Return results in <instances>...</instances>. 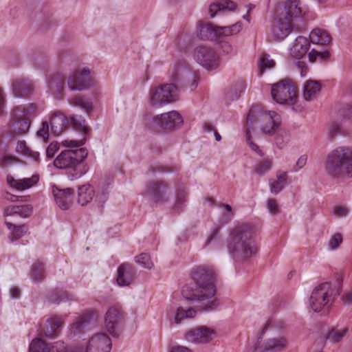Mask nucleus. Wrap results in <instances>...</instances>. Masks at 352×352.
Instances as JSON below:
<instances>
[{
  "instance_id": "33",
  "label": "nucleus",
  "mask_w": 352,
  "mask_h": 352,
  "mask_svg": "<svg viewBox=\"0 0 352 352\" xmlns=\"http://www.w3.org/2000/svg\"><path fill=\"white\" fill-rule=\"evenodd\" d=\"M92 315L93 314H86L80 318L78 321L73 323L70 327L71 333L74 335L83 333L88 328Z\"/></svg>"
},
{
  "instance_id": "5",
  "label": "nucleus",
  "mask_w": 352,
  "mask_h": 352,
  "mask_svg": "<svg viewBox=\"0 0 352 352\" xmlns=\"http://www.w3.org/2000/svg\"><path fill=\"white\" fill-rule=\"evenodd\" d=\"M324 168L326 173L333 177H352V149L340 146L331 151L327 156Z\"/></svg>"
},
{
  "instance_id": "63",
  "label": "nucleus",
  "mask_w": 352,
  "mask_h": 352,
  "mask_svg": "<svg viewBox=\"0 0 352 352\" xmlns=\"http://www.w3.org/2000/svg\"><path fill=\"white\" fill-rule=\"evenodd\" d=\"M184 69L181 68H177L174 71L172 74L171 78L174 82H177L180 80V77L183 75Z\"/></svg>"
},
{
  "instance_id": "41",
  "label": "nucleus",
  "mask_w": 352,
  "mask_h": 352,
  "mask_svg": "<svg viewBox=\"0 0 352 352\" xmlns=\"http://www.w3.org/2000/svg\"><path fill=\"white\" fill-rule=\"evenodd\" d=\"M69 124L76 131L86 134L88 133V128L85 125V120L81 116L78 115L72 116L68 120Z\"/></svg>"
},
{
  "instance_id": "20",
  "label": "nucleus",
  "mask_w": 352,
  "mask_h": 352,
  "mask_svg": "<svg viewBox=\"0 0 352 352\" xmlns=\"http://www.w3.org/2000/svg\"><path fill=\"white\" fill-rule=\"evenodd\" d=\"M135 277L136 271L131 264L122 263L118 267L117 283L120 286L129 285Z\"/></svg>"
},
{
  "instance_id": "44",
  "label": "nucleus",
  "mask_w": 352,
  "mask_h": 352,
  "mask_svg": "<svg viewBox=\"0 0 352 352\" xmlns=\"http://www.w3.org/2000/svg\"><path fill=\"white\" fill-rule=\"evenodd\" d=\"M44 263L37 261L34 263L31 268L30 278L34 281H41L44 278Z\"/></svg>"
},
{
  "instance_id": "27",
  "label": "nucleus",
  "mask_w": 352,
  "mask_h": 352,
  "mask_svg": "<svg viewBox=\"0 0 352 352\" xmlns=\"http://www.w3.org/2000/svg\"><path fill=\"white\" fill-rule=\"evenodd\" d=\"M32 212V207L30 205H12L4 209V216L19 215L22 218L29 217Z\"/></svg>"
},
{
  "instance_id": "24",
  "label": "nucleus",
  "mask_w": 352,
  "mask_h": 352,
  "mask_svg": "<svg viewBox=\"0 0 352 352\" xmlns=\"http://www.w3.org/2000/svg\"><path fill=\"white\" fill-rule=\"evenodd\" d=\"M69 124L66 117L60 113H54L50 118V131L55 135H59Z\"/></svg>"
},
{
  "instance_id": "55",
  "label": "nucleus",
  "mask_w": 352,
  "mask_h": 352,
  "mask_svg": "<svg viewBox=\"0 0 352 352\" xmlns=\"http://www.w3.org/2000/svg\"><path fill=\"white\" fill-rule=\"evenodd\" d=\"M267 208L272 214H276L280 212L279 206L275 199L270 198L267 199Z\"/></svg>"
},
{
  "instance_id": "49",
  "label": "nucleus",
  "mask_w": 352,
  "mask_h": 352,
  "mask_svg": "<svg viewBox=\"0 0 352 352\" xmlns=\"http://www.w3.org/2000/svg\"><path fill=\"white\" fill-rule=\"evenodd\" d=\"M244 89L243 82L238 83L233 90H230L226 94V98L230 101L237 100L240 97L241 94L244 91Z\"/></svg>"
},
{
  "instance_id": "57",
  "label": "nucleus",
  "mask_w": 352,
  "mask_h": 352,
  "mask_svg": "<svg viewBox=\"0 0 352 352\" xmlns=\"http://www.w3.org/2000/svg\"><path fill=\"white\" fill-rule=\"evenodd\" d=\"M245 133H246V140H247V142L248 143V144L250 145V148L254 151L257 153L260 156H263L264 154L262 152V151L260 149L259 146L251 140L249 128L246 129Z\"/></svg>"
},
{
  "instance_id": "53",
  "label": "nucleus",
  "mask_w": 352,
  "mask_h": 352,
  "mask_svg": "<svg viewBox=\"0 0 352 352\" xmlns=\"http://www.w3.org/2000/svg\"><path fill=\"white\" fill-rule=\"evenodd\" d=\"M309 59L311 62H314L316 60L317 57H320L322 60H324L329 56V52L328 51L319 52L316 50H312L308 54Z\"/></svg>"
},
{
  "instance_id": "45",
  "label": "nucleus",
  "mask_w": 352,
  "mask_h": 352,
  "mask_svg": "<svg viewBox=\"0 0 352 352\" xmlns=\"http://www.w3.org/2000/svg\"><path fill=\"white\" fill-rule=\"evenodd\" d=\"M39 177L36 174L33 175L31 177L17 179L15 189L19 190H24L34 186L38 182Z\"/></svg>"
},
{
  "instance_id": "21",
  "label": "nucleus",
  "mask_w": 352,
  "mask_h": 352,
  "mask_svg": "<svg viewBox=\"0 0 352 352\" xmlns=\"http://www.w3.org/2000/svg\"><path fill=\"white\" fill-rule=\"evenodd\" d=\"M286 346L287 341L285 338H272L267 340L261 347H259L258 343H256L251 348V352L278 351L285 349Z\"/></svg>"
},
{
  "instance_id": "48",
  "label": "nucleus",
  "mask_w": 352,
  "mask_h": 352,
  "mask_svg": "<svg viewBox=\"0 0 352 352\" xmlns=\"http://www.w3.org/2000/svg\"><path fill=\"white\" fill-rule=\"evenodd\" d=\"M71 299L66 292L54 291L49 294L48 300L52 303L59 304L61 302Z\"/></svg>"
},
{
  "instance_id": "39",
  "label": "nucleus",
  "mask_w": 352,
  "mask_h": 352,
  "mask_svg": "<svg viewBox=\"0 0 352 352\" xmlns=\"http://www.w3.org/2000/svg\"><path fill=\"white\" fill-rule=\"evenodd\" d=\"M7 228L11 230V241H16L22 237L28 231L26 225L16 226L10 222H6Z\"/></svg>"
},
{
  "instance_id": "34",
  "label": "nucleus",
  "mask_w": 352,
  "mask_h": 352,
  "mask_svg": "<svg viewBox=\"0 0 352 352\" xmlns=\"http://www.w3.org/2000/svg\"><path fill=\"white\" fill-rule=\"evenodd\" d=\"M287 174L286 172L278 173L276 179H270L269 181L270 191L272 194H278L287 183Z\"/></svg>"
},
{
  "instance_id": "12",
  "label": "nucleus",
  "mask_w": 352,
  "mask_h": 352,
  "mask_svg": "<svg viewBox=\"0 0 352 352\" xmlns=\"http://www.w3.org/2000/svg\"><path fill=\"white\" fill-rule=\"evenodd\" d=\"M124 319V312L119 305L111 306L107 309L104 316V326L112 336L118 337L119 336Z\"/></svg>"
},
{
  "instance_id": "42",
  "label": "nucleus",
  "mask_w": 352,
  "mask_h": 352,
  "mask_svg": "<svg viewBox=\"0 0 352 352\" xmlns=\"http://www.w3.org/2000/svg\"><path fill=\"white\" fill-rule=\"evenodd\" d=\"M241 29V25L239 23L227 26H217V36L233 35L239 32Z\"/></svg>"
},
{
  "instance_id": "23",
  "label": "nucleus",
  "mask_w": 352,
  "mask_h": 352,
  "mask_svg": "<svg viewBox=\"0 0 352 352\" xmlns=\"http://www.w3.org/2000/svg\"><path fill=\"white\" fill-rule=\"evenodd\" d=\"M236 8L234 1H214L210 5L209 14L211 18L217 14H224L234 11Z\"/></svg>"
},
{
  "instance_id": "38",
  "label": "nucleus",
  "mask_w": 352,
  "mask_h": 352,
  "mask_svg": "<svg viewBox=\"0 0 352 352\" xmlns=\"http://www.w3.org/2000/svg\"><path fill=\"white\" fill-rule=\"evenodd\" d=\"M108 185H104L103 186L98 187L97 191L94 194V203L97 207L102 211L104 203L108 199Z\"/></svg>"
},
{
  "instance_id": "61",
  "label": "nucleus",
  "mask_w": 352,
  "mask_h": 352,
  "mask_svg": "<svg viewBox=\"0 0 352 352\" xmlns=\"http://www.w3.org/2000/svg\"><path fill=\"white\" fill-rule=\"evenodd\" d=\"M220 47L222 52L226 54H230L233 50L232 45L227 41L221 42L220 43Z\"/></svg>"
},
{
  "instance_id": "11",
  "label": "nucleus",
  "mask_w": 352,
  "mask_h": 352,
  "mask_svg": "<svg viewBox=\"0 0 352 352\" xmlns=\"http://www.w3.org/2000/svg\"><path fill=\"white\" fill-rule=\"evenodd\" d=\"M194 56L197 62L208 70L217 69L220 58L216 51L210 47L199 45L195 49Z\"/></svg>"
},
{
  "instance_id": "56",
  "label": "nucleus",
  "mask_w": 352,
  "mask_h": 352,
  "mask_svg": "<svg viewBox=\"0 0 352 352\" xmlns=\"http://www.w3.org/2000/svg\"><path fill=\"white\" fill-rule=\"evenodd\" d=\"M60 145L56 142H51L46 148V157L52 158L55 153L58 151Z\"/></svg>"
},
{
  "instance_id": "35",
  "label": "nucleus",
  "mask_w": 352,
  "mask_h": 352,
  "mask_svg": "<svg viewBox=\"0 0 352 352\" xmlns=\"http://www.w3.org/2000/svg\"><path fill=\"white\" fill-rule=\"evenodd\" d=\"M69 102L72 106L81 108L87 113L91 112L93 109V104L91 100L81 95H76L71 98L69 100Z\"/></svg>"
},
{
  "instance_id": "18",
  "label": "nucleus",
  "mask_w": 352,
  "mask_h": 352,
  "mask_svg": "<svg viewBox=\"0 0 352 352\" xmlns=\"http://www.w3.org/2000/svg\"><path fill=\"white\" fill-rule=\"evenodd\" d=\"M52 194L56 204L60 209H69L74 197V190L72 188L60 189L56 186H53Z\"/></svg>"
},
{
  "instance_id": "52",
  "label": "nucleus",
  "mask_w": 352,
  "mask_h": 352,
  "mask_svg": "<svg viewBox=\"0 0 352 352\" xmlns=\"http://www.w3.org/2000/svg\"><path fill=\"white\" fill-rule=\"evenodd\" d=\"M50 135V124L47 121H43L41 126L36 131V136L41 138L44 142L48 140Z\"/></svg>"
},
{
  "instance_id": "17",
  "label": "nucleus",
  "mask_w": 352,
  "mask_h": 352,
  "mask_svg": "<svg viewBox=\"0 0 352 352\" xmlns=\"http://www.w3.org/2000/svg\"><path fill=\"white\" fill-rule=\"evenodd\" d=\"M11 126L10 133L12 137L16 138L27 134L32 123L28 120L16 115V111L13 109L12 113Z\"/></svg>"
},
{
  "instance_id": "28",
  "label": "nucleus",
  "mask_w": 352,
  "mask_h": 352,
  "mask_svg": "<svg viewBox=\"0 0 352 352\" xmlns=\"http://www.w3.org/2000/svg\"><path fill=\"white\" fill-rule=\"evenodd\" d=\"M217 26L210 23L199 22L197 36L201 40H213L217 36Z\"/></svg>"
},
{
  "instance_id": "19",
  "label": "nucleus",
  "mask_w": 352,
  "mask_h": 352,
  "mask_svg": "<svg viewBox=\"0 0 352 352\" xmlns=\"http://www.w3.org/2000/svg\"><path fill=\"white\" fill-rule=\"evenodd\" d=\"M168 186L162 181L151 182L146 186L145 194L151 196L155 201H166Z\"/></svg>"
},
{
  "instance_id": "29",
  "label": "nucleus",
  "mask_w": 352,
  "mask_h": 352,
  "mask_svg": "<svg viewBox=\"0 0 352 352\" xmlns=\"http://www.w3.org/2000/svg\"><path fill=\"white\" fill-rule=\"evenodd\" d=\"M95 190L93 187L87 184L78 187V202L81 206H86L94 198Z\"/></svg>"
},
{
  "instance_id": "32",
  "label": "nucleus",
  "mask_w": 352,
  "mask_h": 352,
  "mask_svg": "<svg viewBox=\"0 0 352 352\" xmlns=\"http://www.w3.org/2000/svg\"><path fill=\"white\" fill-rule=\"evenodd\" d=\"M321 89V85L316 80H308L304 85L303 97L309 101L314 100Z\"/></svg>"
},
{
  "instance_id": "2",
  "label": "nucleus",
  "mask_w": 352,
  "mask_h": 352,
  "mask_svg": "<svg viewBox=\"0 0 352 352\" xmlns=\"http://www.w3.org/2000/svg\"><path fill=\"white\" fill-rule=\"evenodd\" d=\"M85 143V138L80 141H63L62 144L65 148L54 160V166L58 169L65 170L71 180L81 177L89 170L85 162L88 151L80 147Z\"/></svg>"
},
{
  "instance_id": "60",
  "label": "nucleus",
  "mask_w": 352,
  "mask_h": 352,
  "mask_svg": "<svg viewBox=\"0 0 352 352\" xmlns=\"http://www.w3.org/2000/svg\"><path fill=\"white\" fill-rule=\"evenodd\" d=\"M333 212L337 217H343L347 216L349 209L344 206H336Z\"/></svg>"
},
{
  "instance_id": "64",
  "label": "nucleus",
  "mask_w": 352,
  "mask_h": 352,
  "mask_svg": "<svg viewBox=\"0 0 352 352\" xmlns=\"http://www.w3.org/2000/svg\"><path fill=\"white\" fill-rule=\"evenodd\" d=\"M170 352H192L191 349L184 346H173Z\"/></svg>"
},
{
  "instance_id": "7",
  "label": "nucleus",
  "mask_w": 352,
  "mask_h": 352,
  "mask_svg": "<svg viewBox=\"0 0 352 352\" xmlns=\"http://www.w3.org/2000/svg\"><path fill=\"white\" fill-rule=\"evenodd\" d=\"M271 94L273 100L280 104L291 107L296 112L302 109L298 104L297 89L289 79L272 85Z\"/></svg>"
},
{
  "instance_id": "13",
  "label": "nucleus",
  "mask_w": 352,
  "mask_h": 352,
  "mask_svg": "<svg viewBox=\"0 0 352 352\" xmlns=\"http://www.w3.org/2000/svg\"><path fill=\"white\" fill-rule=\"evenodd\" d=\"M309 49V40L304 36H298L294 42L292 47L289 49V54L292 58L297 59L296 66L300 69L301 76H306L307 67L303 61H301L303 57L306 56Z\"/></svg>"
},
{
  "instance_id": "10",
  "label": "nucleus",
  "mask_w": 352,
  "mask_h": 352,
  "mask_svg": "<svg viewBox=\"0 0 352 352\" xmlns=\"http://www.w3.org/2000/svg\"><path fill=\"white\" fill-rule=\"evenodd\" d=\"M145 122L146 125L153 124L162 129L170 130L180 127L183 118L177 111H171L155 116H146Z\"/></svg>"
},
{
  "instance_id": "16",
  "label": "nucleus",
  "mask_w": 352,
  "mask_h": 352,
  "mask_svg": "<svg viewBox=\"0 0 352 352\" xmlns=\"http://www.w3.org/2000/svg\"><path fill=\"white\" fill-rule=\"evenodd\" d=\"M111 341L104 333L95 334L89 341L86 352H110Z\"/></svg>"
},
{
  "instance_id": "47",
  "label": "nucleus",
  "mask_w": 352,
  "mask_h": 352,
  "mask_svg": "<svg viewBox=\"0 0 352 352\" xmlns=\"http://www.w3.org/2000/svg\"><path fill=\"white\" fill-rule=\"evenodd\" d=\"M272 160L270 158L259 161L255 166V173L260 176L265 175L272 169Z\"/></svg>"
},
{
  "instance_id": "36",
  "label": "nucleus",
  "mask_w": 352,
  "mask_h": 352,
  "mask_svg": "<svg viewBox=\"0 0 352 352\" xmlns=\"http://www.w3.org/2000/svg\"><path fill=\"white\" fill-rule=\"evenodd\" d=\"M16 151L18 153H21L26 157L32 158L36 162H39V153L34 151L29 148L24 140L18 142L16 146Z\"/></svg>"
},
{
  "instance_id": "8",
  "label": "nucleus",
  "mask_w": 352,
  "mask_h": 352,
  "mask_svg": "<svg viewBox=\"0 0 352 352\" xmlns=\"http://www.w3.org/2000/svg\"><path fill=\"white\" fill-rule=\"evenodd\" d=\"M261 120L267 122L261 129L265 134L275 133L274 142L279 149L284 148L290 141V135L285 129H278L280 116L275 111H269L261 115Z\"/></svg>"
},
{
  "instance_id": "14",
  "label": "nucleus",
  "mask_w": 352,
  "mask_h": 352,
  "mask_svg": "<svg viewBox=\"0 0 352 352\" xmlns=\"http://www.w3.org/2000/svg\"><path fill=\"white\" fill-rule=\"evenodd\" d=\"M89 74L90 70L88 68L75 70L67 79V85L69 89L72 91H83L91 87L93 85V82L89 77Z\"/></svg>"
},
{
  "instance_id": "54",
  "label": "nucleus",
  "mask_w": 352,
  "mask_h": 352,
  "mask_svg": "<svg viewBox=\"0 0 352 352\" xmlns=\"http://www.w3.org/2000/svg\"><path fill=\"white\" fill-rule=\"evenodd\" d=\"M342 242V235L339 233L333 235L329 241V248L330 250L337 249Z\"/></svg>"
},
{
  "instance_id": "43",
  "label": "nucleus",
  "mask_w": 352,
  "mask_h": 352,
  "mask_svg": "<svg viewBox=\"0 0 352 352\" xmlns=\"http://www.w3.org/2000/svg\"><path fill=\"white\" fill-rule=\"evenodd\" d=\"M348 328L345 327L341 330L336 329V328H331L327 335L325 336V340H329L333 343L339 342L342 338L346 334Z\"/></svg>"
},
{
  "instance_id": "26",
  "label": "nucleus",
  "mask_w": 352,
  "mask_h": 352,
  "mask_svg": "<svg viewBox=\"0 0 352 352\" xmlns=\"http://www.w3.org/2000/svg\"><path fill=\"white\" fill-rule=\"evenodd\" d=\"M65 77L61 74L53 75L47 82L49 91L56 98L58 97L63 90Z\"/></svg>"
},
{
  "instance_id": "4",
  "label": "nucleus",
  "mask_w": 352,
  "mask_h": 352,
  "mask_svg": "<svg viewBox=\"0 0 352 352\" xmlns=\"http://www.w3.org/2000/svg\"><path fill=\"white\" fill-rule=\"evenodd\" d=\"M253 235L254 227L245 223L230 230L227 246L234 259H247L256 254L257 248Z\"/></svg>"
},
{
  "instance_id": "9",
  "label": "nucleus",
  "mask_w": 352,
  "mask_h": 352,
  "mask_svg": "<svg viewBox=\"0 0 352 352\" xmlns=\"http://www.w3.org/2000/svg\"><path fill=\"white\" fill-rule=\"evenodd\" d=\"M178 98V88L174 83L152 87L148 92V102L152 107H162L174 102Z\"/></svg>"
},
{
  "instance_id": "58",
  "label": "nucleus",
  "mask_w": 352,
  "mask_h": 352,
  "mask_svg": "<svg viewBox=\"0 0 352 352\" xmlns=\"http://www.w3.org/2000/svg\"><path fill=\"white\" fill-rule=\"evenodd\" d=\"M19 160L14 156L6 155L0 160V166L3 168L8 164L18 162Z\"/></svg>"
},
{
  "instance_id": "62",
  "label": "nucleus",
  "mask_w": 352,
  "mask_h": 352,
  "mask_svg": "<svg viewBox=\"0 0 352 352\" xmlns=\"http://www.w3.org/2000/svg\"><path fill=\"white\" fill-rule=\"evenodd\" d=\"M28 196L19 197L17 195L8 194V195L6 197V199L8 201H10L12 202H15V201H26L28 200Z\"/></svg>"
},
{
  "instance_id": "59",
  "label": "nucleus",
  "mask_w": 352,
  "mask_h": 352,
  "mask_svg": "<svg viewBox=\"0 0 352 352\" xmlns=\"http://www.w3.org/2000/svg\"><path fill=\"white\" fill-rule=\"evenodd\" d=\"M307 156L306 155H301L296 162L293 167V171L297 172L304 167L307 163Z\"/></svg>"
},
{
  "instance_id": "3",
  "label": "nucleus",
  "mask_w": 352,
  "mask_h": 352,
  "mask_svg": "<svg viewBox=\"0 0 352 352\" xmlns=\"http://www.w3.org/2000/svg\"><path fill=\"white\" fill-rule=\"evenodd\" d=\"M308 11L302 1H276L274 14L276 21L272 27V36L274 40L280 41L293 32V18L305 15Z\"/></svg>"
},
{
  "instance_id": "22",
  "label": "nucleus",
  "mask_w": 352,
  "mask_h": 352,
  "mask_svg": "<svg viewBox=\"0 0 352 352\" xmlns=\"http://www.w3.org/2000/svg\"><path fill=\"white\" fill-rule=\"evenodd\" d=\"M13 94L16 97H25L33 91L32 83L23 78H16L12 82Z\"/></svg>"
},
{
  "instance_id": "51",
  "label": "nucleus",
  "mask_w": 352,
  "mask_h": 352,
  "mask_svg": "<svg viewBox=\"0 0 352 352\" xmlns=\"http://www.w3.org/2000/svg\"><path fill=\"white\" fill-rule=\"evenodd\" d=\"M137 263L146 269H151L153 267V263L151 261L150 255L146 253H142L135 257Z\"/></svg>"
},
{
  "instance_id": "15",
  "label": "nucleus",
  "mask_w": 352,
  "mask_h": 352,
  "mask_svg": "<svg viewBox=\"0 0 352 352\" xmlns=\"http://www.w3.org/2000/svg\"><path fill=\"white\" fill-rule=\"evenodd\" d=\"M214 336V329L206 326H199L188 331L185 334V338L189 342L206 344L210 342Z\"/></svg>"
},
{
  "instance_id": "31",
  "label": "nucleus",
  "mask_w": 352,
  "mask_h": 352,
  "mask_svg": "<svg viewBox=\"0 0 352 352\" xmlns=\"http://www.w3.org/2000/svg\"><path fill=\"white\" fill-rule=\"evenodd\" d=\"M16 111V115H21L25 119L30 121L32 123V120L38 115V111L37 106L34 103H30L26 106L19 105L14 109Z\"/></svg>"
},
{
  "instance_id": "50",
  "label": "nucleus",
  "mask_w": 352,
  "mask_h": 352,
  "mask_svg": "<svg viewBox=\"0 0 352 352\" xmlns=\"http://www.w3.org/2000/svg\"><path fill=\"white\" fill-rule=\"evenodd\" d=\"M186 201V193L184 190H178L176 193L175 204L173 207L175 212H179Z\"/></svg>"
},
{
  "instance_id": "46",
  "label": "nucleus",
  "mask_w": 352,
  "mask_h": 352,
  "mask_svg": "<svg viewBox=\"0 0 352 352\" xmlns=\"http://www.w3.org/2000/svg\"><path fill=\"white\" fill-rule=\"evenodd\" d=\"M275 65V61L270 58L269 54L263 53L258 60L259 75H262L265 69L273 68Z\"/></svg>"
},
{
  "instance_id": "25",
  "label": "nucleus",
  "mask_w": 352,
  "mask_h": 352,
  "mask_svg": "<svg viewBox=\"0 0 352 352\" xmlns=\"http://www.w3.org/2000/svg\"><path fill=\"white\" fill-rule=\"evenodd\" d=\"M63 326L62 318L54 316L47 320L43 330V334L47 338H52L58 335Z\"/></svg>"
},
{
  "instance_id": "40",
  "label": "nucleus",
  "mask_w": 352,
  "mask_h": 352,
  "mask_svg": "<svg viewBox=\"0 0 352 352\" xmlns=\"http://www.w3.org/2000/svg\"><path fill=\"white\" fill-rule=\"evenodd\" d=\"M197 311L191 307L184 308L179 307L175 316V322L179 324L185 318H192L195 316Z\"/></svg>"
},
{
  "instance_id": "30",
  "label": "nucleus",
  "mask_w": 352,
  "mask_h": 352,
  "mask_svg": "<svg viewBox=\"0 0 352 352\" xmlns=\"http://www.w3.org/2000/svg\"><path fill=\"white\" fill-rule=\"evenodd\" d=\"M309 40L314 44L324 45L331 42V37L326 30L316 28L311 32Z\"/></svg>"
},
{
  "instance_id": "6",
  "label": "nucleus",
  "mask_w": 352,
  "mask_h": 352,
  "mask_svg": "<svg viewBox=\"0 0 352 352\" xmlns=\"http://www.w3.org/2000/svg\"><path fill=\"white\" fill-rule=\"evenodd\" d=\"M342 282H325L317 285L312 291L309 302L310 307L315 312H319L324 308L330 307L335 299L340 294Z\"/></svg>"
},
{
  "instance_id": "1",
  "label": "nucleus",
  "mask_w": 352,
  "mask_h": 352,
  "mask_svg": "<svg viewBox=\"0 0 352 352\" xmlns=\"http://www.w3.org/2000/svg\"><path fill=\"white\" fill-rule=\"evenodd\" d=\"M191 277L192 281L182 288L183 296L187 300L202 302V309L205 311L215 309L219 302L217 299H212L216 293L214 268L208 265L198 266L192 270Z\"/></svg>"
},
{
  "instance_id": "37",
  "label": "nucleus",
  "mask_w": 352,
  "mask_h": 352,
  "mask_svg": "<svg viewBox=\"0 0 352 352\" xmlns=\"http://www.w3.org/2000/svg\"><path fill=\"white\" fill-rule=\"evenodd\" d=\"M108 185H104L103 186L98 187L97 191L94 194V203L97 207L102 211L104 203L108 199Z\"/></svg>"
}]
</instances>
